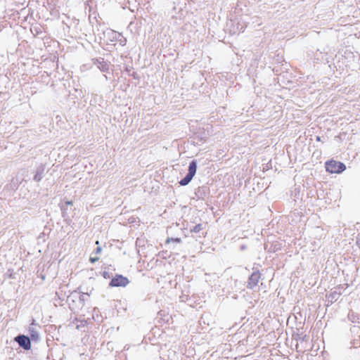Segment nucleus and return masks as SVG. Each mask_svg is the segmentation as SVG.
<instances>
[{"mask_svg": "<svg viewBox=\"0 0 360 360\" xmlns=\"http://www.w3.org/2000/svg\"><path fill=\"white\" fill-rule=\"evenodd\" d=\"M202 229V225L199 224L193 226V229H191V232L198 233Z\"/></svg>", "mask_w": 360, "mask_h": 360, "instance_id": "1a4fd4ad", "label": "nucleus"}, {"mask_svg": "<svg viewBox=\"0 0 360 360\" xmlns=\"http://www.w3.org/2000/svg\"><path fill=\"white\" fill-rule=\"evenodd\" d=\"M94 64L96 65L98 68L102 72H106L108 70L109 65L105 61H104L103 58L96 59Z\"/></svg>", "mask_w": 360, "mask_h": 360, "instance_id": "0eeeda50", "label": "nucleus"}, {"mask_svg": "<svg viewBox=\"0 0 360 360\" xmlns=\"http://www.w3.org/2000/svg\"><path fill=\"white\" fill-rule=\"evenodd\" d=\"M174 240L177 243H179L181 241V239L180 238H176L174 239Z\"/></svg>", "mask_w": 360, "mask_h": 360, "instance_id": "4468645a", "label": "nucleus"}, {"mask_svg": "<svg viewBox=\"0 0 360 360\" xmlns=\"http://www.w3.org/2000/svg\"><path fill=\"white\" fill-rule=\"evenodd\" d=\"M84 295H88V294L83 293L82 295H80L79 298L80 300H84Z\"/></svg>", "mask_w": 360, "mask_h": 360, "instance_id": "f8f14e48", "label": "nucleus"}, {"mask_svg": "<svg viewBox=\"0 0 360 360\" xmlns=\"http://www.w3.org/2000/svg\"><path fill=\"white\" fill-rule=\"evenodd\" d=\"M169 240H170V239H169V238H168V239L167 240V242L168 243V242H169Z\"/></svg>", "mask_w": 360, "mask_h": 360, "instance_id": "2eb2a0df", "label": "nucleus"}, {"mask_svg": "<svg viewBox=\"0 0 360 360\" xmlns=\"http://www.w3.org/2000/svg\"><path fill=\"white\" fill-rule=\"evenodd\" d=\"M326 170L330 173H340L346 169L345 164L335 160L326 163Z\"/></svg>", "mask_w": 360, "mask_h": 360, "instance_id": "f03ea898", "label": "nucleus"}, {"mask_svg": "<svg viewBox=\"0 0 360 360\" xmlns=\"http://www.w3.org/2000/svg\"><path fill=\"white\" fill-rule=\"evenodd\" d=\"M260 279V274L259 271L253 272L249 278L248 283V288H254L257 285V283Z\"/></svg>", "mask_w": 360, "mask_h": 360, "instance_id": "423d86ee", "label": "nucleus"}, {"mask_svg": "<svg viewBox=\"0 0 360 360\" xmlns=\"http://www.w3.org/2000/svg\"><path fill=\"white\" fill-rule=\"evenodd\" d=\"M129 283L128 278L122 275H116L112 278L110 285L112 287H125Z\"/></svg>", "mask_w": 360, "mask_h": 360, "instance_id": "7ed1b4c3", "label": "nucleus"}, {"mask_svg": "<svg viewBox=\"0 0 360 360\" xmlns=\"http://www.w3.org/2000/svg\"><path fill=\"white\" fill-rule=\"evenodd\" d=\"M197 170V162L195 160H193L190 162L188 166V172L184 178H183L180 181L179 184L181 186H186L188 185L193 176H195Z\"/></svg>", "mask_w": 360, "mask_h": 360, "instance_id": "f257e3e1", "label": "nucleus"}, {"mask_svg": "<svg viewBox=\"0 0 360 360\" xmlns=\"http://www.w3.org/2000/svg\"><path fill=\"white\" fill-rule=\"evenodd\" d=\"M90 260L92 263L95 262L96 261L98 260V257L96 258H90Z\"/></svg>", "mask_w": 360, "mask_h": 360, "instance_id": "9d476101", "label": "nucleus"}, {"mask_svg": "<svg viewBox=\"0 0 360 360\" xmlns=\"http://www.w3.org/2000/svg\"><path fill=\"white\" fill-rule=\"evenodd\" d=\"M101 252V248L100 247L97 248L96 250V252L97 254L100 253Z\"/></svg>", "mask_w": 360, "mask_h": 360, "instance_id": "9b49d317", "label": "nucleus"}, {"mask_svg": "<svg viewBox=\"0 0 360 360\" xmlns=\"http://www.w3.org/2000/svg\"><path fill=\"white\" fill-rule=\"evenodd\" d=\"M66 204H68V205H72V201H67Z\"/></svg>", "mask_w": 360, "mask_h": 360, "instance_id": "ddd939ff", "label": "nucleus"}, {"mask_svg": "<svg viewBox=\"0 0 360 360\" xmlns=\"http://www.w3.org/2000/svg\"><path fill=\"white\" fill-rule=\"evenodd\" d=\"M43 172L44 168H39L36 172V174L34 176V180L37 182H39L41 180L43 177Z\"/></svg>", "mask_w": 360, "mask_h": 360, "instance_id": "6e6552de", "label": "nucleus"}, {"mask_svg": "<svg viewBox=\"0 0 360 360\" xmlns=\"http://www.w3.org/2000/svg\"><path fill=\"white\" fill-rule=\"evenodd\" d=\"M15 341L19 346L25 350H29L31 348V342L29 337L24 335H19L15 338Z\"/></svg>", "mask_w": 360, "mask_h": 360, "instance_id": "20e7f679", "label": "nucleus"}, {"mask_svg": "<svg viewBox=\"0 0 360 360\" xmlns=\"http://www.w3.org/2000/svg\"><path fill=\"white\" fill-rule=\"evenodd\" d=\"M40 326L35 323V320L33 319L32 323L29 326L28 331L29 334L32 340L37 341L39 338V334L38 329Z\"/></svg>", "mask_w": 360, "mask_h": 360, "instance_id": "39448f33", "label": "nucleus"}]
</instances>
